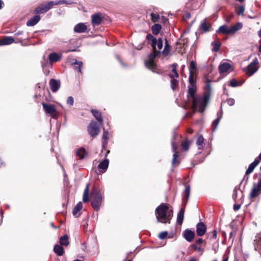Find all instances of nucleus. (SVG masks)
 I'll list each match as a JSON object with an SVG mask.
<instances>
[{"label":"nucleus","instance_id":"obj_1","mask_svg":"<svg viewBox=\"0 0 261 261\" xmlns=\"http://www.w3.org/2000/svg\"><path fill=\"white\" fill-rule=\"evenodd\" d=\"M211 82L208 78H205L203 95L196 97L192 100L193 108L197 110L200 113L204 112L209 102L212 91Z\"/></svg>","mask_w":261,"mask_h":261},{"label":"nucleus","instance_id":"obj_2","mask_svg":"<svg viewBox=\"0 0 261 261\" xmlns=\"http://www.w3.org/2000/svg\"><path fill=\"white\" fill-rule=\"evenodd\" d=\"M91 205L95 211H98L101 205L102 196L98 188H93L90 194Z\"/></svg>","mask_w":261,"mask_h":261},{"label":"nucleus","instance_id":"obj_3","mask_svg":"<svg viewBox=\"0 0 261 261\" xmlns=\"http://www.w3.org/2000/svg\"><path fill=\"white\" fill-rule=\"evenodd\" d=\"M243 23L238 22L230 28L227 27L226 24L220 26L217 30V33L224 35L234 34L237 31L243 28Z\"/></svg>","mask_w":261,"mask_h":261},{"label":"nucleus","instance_id":"obj_4","mask_svg":"<svg viewBox=\"0 0 261 261\" xmlns=\"http://www.w3.org/2000/svg\"><path fill=\"white\" fill-rule=\"evenodd\" d=\"M42 105L45 112L52 118L57 119L59 117V114L57 111L56 107L54 105L46 104L45 102H42Z\"/></svg>","mask_w":261,"mask_h":261},{"label":"nucleus","instance_id":"obj_5","mask_svg":"<svg viewBox=\"0 0 261 261\" xmlns=\"http://www.w3.org/2000/svg\"><path fill=\"white\" fill-rule=\"evenodd\" d=\"M102 123L92 121L88 126V131L91 137H95L98 135Z\"/></svg>","mask_w":261,"mask_h":261},{"label":"nucleus","instance_id":"obj_6","mask_svg":"<svg viewBox=\"0 0 261 261\" xmlns=\"http://www.w3.org/2000/svg\"><path fill=\"white\" fill-rule=\"evenodd\" d=\"M54 5H56V1H50L46 4L44 6L43 5H39L34 10V13L36 14H40L46 13L51 9Z\"/></svg>","mask_w":261,"mask_h":261},{"label":"nucleus","instance_id":"obj_7","mask_svg":"<svg viewBox=\"0 0 261 261\" xmlns=\"http://www.w3.org/2000/svg\"><path fill=\"white\" fill-rule=\"evenodd\" d=\"M168 206L166 203H161L155 209V213L158 215L156 216L159 217V219L161 220H163L164 218L167 217V210Z\"/></svg>","mask_w":261,"mask_h":261},{"label":"nucleus","instance_id":"obj_8","mask_svg":"<svg viewBox=\"0 0 261 261\" xmlns=\"http://www.w3.org/2000/svg\"><path fill=\"white\" fill-rule=\"evenodd\" d=\"M260 194H261V178H258L257 183H253V187L249 197L250 198H254L257 197Z\"/></svg>","mask_w":261,"mask_h":261},{"label":"nucleus","instance_id":"obj_9","mask_svg":"<svg viewBox=\"0 0 261 261\" xmlns=\"http://www.w3.org/2000/svg\"><path fill=\"white\" fill-rule=\"evenodd\" d=\"M258 64V59L257 58H255L253 61L247 66L246 74L248 76H251L257 70L258 68L256 67V66Z\"/></svg>","mask_w":261,"mask_h":261},{"label":"nucleus","instance_id":"obj_10","mask_svg":"<svg viewBox=\"0 0 261 261\" xmlns=\"http://www.w3.org/2000/svg\"><path fill=\"white\" fill-rule=\"evenodd\" d=\"M176 137V134L175 133H173L172 139L171 141V145H172V151L174 152L173 155V159L172 161V165H178L179 164V162L177 160V158L178 157V154L177 151H176L177 147L176 146L175 144V142L174 141V139Z\"/></svg>","mask_w":261,"mask_h":261},{"label":"nucleus","instance_id":"obj_11","mask_svg":"<svg viewBox=\"0 0 261 261\" xmlns=\"http://www.w3.org/2000/svg\"><path fill=\"white\" fill-rule=\"evenodd\" d=\"M183 237L189 242H191L195 237V232L189 229H186L182 233Z\"/></svg>","mask_w":261,"mask_h":261},{"label":"nucleus","instance_id":"obj_12","mask_svg":"<svg viewBox=\"0 0 261 261\" xmlns=\"http://www.w3.org/2000/svg\"><path fill=\"white\" fill-rule=\"evenodd\" d=\"M206 227L203 222H199L196 225V232L198 236H202L206 231Z\"/></svg>","mask_w":261,"mask_h":261},{"label":"nucleus","instance_id":"obj_13","mask_svg":"<svg viewBox=\"0 0 261 261\" xmlns=\"http://www.w3.org/2000/svg\"><path fill=\"white\" fill-rule=\"evenodd\" d=\"M87 30V27L85 23L80 22L75 24L73 28L74 32L76 33H83Z\"/></svg>","mask_w":261,"mask_h":261},{"label":"nucleus","instance_id":"obj_14","mask_svg":"<svg viewBox=\"0 0 261 261\" xmlns=\"http://www.w3.org/2000/svg\"><path fill=\"white\" fill-rule=\"evenodd\" d=\"M49 85L51 91L53 92H56L60 87V81L55 79H51L49 81Z\"/></svg>","mask_w":261,"mask_h":261},{"label":"nucleus","instance_id":"obj_15","mask_svg":"<svg viewBox=\"0 0 261 261\" xmlns=\"http://www.w3.org/2000/svg\"><path fill=\"white\" fill-rule=\"evenodd\" d=\"M218 117L215 119L212 124L213 132H215L217 130V126L222 117L223 112L222 109L217 113Z\"/></svg>","mask_w":261,"mask_h":261},{"label":"nucleus","instance_id":"obj_16","mask_svg":"<svg viewBox=\"0 0 261 261\" xmlns=\"http://www.w3.org/2000/svg\"><path fill=\"white\" fill-rule=\"evenodd\" d=\"M40 16L38 14H36L33 17L29 19L26 23V24L28 27H33L40 20Z\"/></svg>","mask_w":261,"mask_h":261},{"label":"nucleus","instance_id":"obj_17","mask_svg":"<svg viewBox=\"0 0 261 261\" xmlns=\"http://www.w3.org/2000/svg\"><path fill=\"white\" fill-rule=\"evenodd\" d=\"M259 163L260 161L258 158H255L254 161L249 165L248 168L246 171V175H248L251 173Z\"/></svg>","mask_w":261,"mask_h":261},{"label":"nucleus","instance_id":"obj_18","mask_svg":"<svg viewBox=\"0 0 261 261\" xmlns=\"http://www.w3.org/2000/svg\"><path fill=\"white\" fill-rule=\"evenodd\" d=\"M109 139V132L103 129V132L102 137V152L106 148L108 145V140Z\"/></svg>","mask_w":261,"mask_h":261},{"label":"nucleus","instance_id":"obj_19","mask_svg":"<svg viewBox=\"0 0 261 261\" xmlns=\"http://www.w3.org/2000/svg\"><path fill=\"white\" fill-rule=\"evenodd\" d=\"M14 42V39L12 37L5 36L0 40V46L9 45Z\"/></svg>","mask_w":261,"mask_h":261},{"label":"nucleus","instance_id":"obj_20","mask_svg":"<svg viewBox=\"0 0 261 261\" xmlns=\"http://www.w3.org/2000/svg\"><path fill=\"white\" fill-rule=\"evenodd\" d=\"M231 65L228 63H221L219 66V71L220 73L226 72L230 69Z\"/></svg>","mask_w":261,"mask_h":261},{"label":"nucleus","instance_id":"obj_21","mask_svg":"<svg viewBox=\"0 0 261 261\" xmlns=\"http://www.w3.org/2000/svg\"><path fill=\"white\" fill-rule=\"evenodd\" d=\"M109 164V160L106 158L103 161L101 162L98 165V168L101 170L102 172H105L108 168Z\"/></svg>","mask_w":261,"mask_h":261},{"label":"nucleus","instance_id":"obj_22","mask_svg":"<svg viewBox=\"0 0 261 261\" xmlns=\"http://www.w3.org/2000/svg\"><path fill=\"white\" fill-rule=\"evenodd\" d=\"M61 55H59L58 54L53 52L50 53L48 55V59L50 63L57 62L61 59Z\"/></svg>","mask_w":261,"mask_h":261},{"label":"nucleus","instance_id":"obj_23","mask_svg":"<svg viewBox=\"0 0 261 261\" xmlns=\"http://www.w3.org/2000/svg\"><path fill=\"white\" fill-rule=\"evenodd\" d=\"M188 95L187 97H190L192 100L196 97L195 96V93L196 92V85L189 86L188 87Z\"/></svg>","mask_w":261,"mask_h":261},{"label":"nucleus","instance_id":"obj_24","mask_svg":"<svg viewBox=\"0 0 261 261\" xmlns=\"http://www.w3.org/2000/svg\"><path fill=\"white\" fill-rule=\"evenodd\" d=\"M185 205V203L184 207L180 208L177 214V222L180 225L182 224L184 221Z\"/></svg>","mask_w":261,"mask_h":261},{"label":"nucleus","instance_id":"obj_25","mask_svg":"<svg viewBox=\"0 0 261 261\" xmlns=\"http://www.w3.org/2000/svg\"><path fill=\"white\" fill-rule=\"evenodd\" d=\"M102 21V19L99 14H95L92 16V23L98 25L100 24H101V22Z\"/></svg>","mask_w":261,"mask_h":261},{"label":"nucleus","instance_id":"obj_26","mask_svg":"<svg viewBox=\"0 0 261 261\" xmlns=\"http://www.w3.org/2000/svg\"><path fill=\"white\" fill-rule=\"evenodd\" d=\"M173 216V211L172 210H171L170 212L167 213V218H164L163 220H161L159 219V217H156L157 221L158 222H161L162 223L166 224V223H169L170 222V220L172 218V217Z\"/></svg>","mask_w":261,"mask_h":261},{"label":"nucleus","instance_id":"obj_27","mask_svg":"<svg viewBox=\"0 0 261 261\" xmlns=\"http://www.w3.org/2000/svg\"><path fill=\"white\" fill-rule=\"evenodd\" d=\"M89 186H90V184L89 183L87 184L86 186L84 191L83 196V201L85 203L88 202L89 200Z\"/></svg>","mask_w":261,"mask_h":261},{"label":"nucleus","instance_id":"obj_28","mask_svg":"<svg viewBox=\"0 0 261 261\" xmlns=\"http://www.w3.org/2000/svg\"><path fill=\"white\" fill-rule=\"evenodd\" d=\"M254 241L255 242V249L256 250L258 251L261 254V233L256 237V239Z\"/></svg>","mask_w":261,"mask_h":261},{"label":"nucleus","instance_id":"obj_29","mask_svg":"<svg viewBox=\"0 0 261 261\" xmlns=\"http://www.w3.org/2000/svg\"><path fill=\"white\" fill-rule=\"evenodd\" d=\"M91 113H92L93 116L97 120V122L102 123L103 119L101 117L100 112L97 110L93 109L91 110Z\"/></svg>","mask_w":261,"mask_h":261},{"label":"nucleus","instance_id":"obj_30","mask_svg":"<svg viewBox=\"0 0 261 261\" xmlns=\"http://www.w3.org/2000/svg\"><path fill=\"white\" fill-rule=\"evenodd\" d=\"M76 154L81 159H84L86 156L88 154V151L86 150V149L83 148H79L76 152Z\"/></svg>","mask_w":261,"mask_h":261},{"label":"nucleus","instance_id":"obj_31","mask_svg":"<svg viewBox=\"0 0 261 261\" xmlns=\"http://www.w3.org/2000/svg\"><path fill=\"white\" fill-rule=\"evenodd\" d=\"M54 251L58 256H62L64 253V248L61 245L56 244L54 247Z\"/></svg>","mask_w":261,"mask_h":261},{"label":"nucleus","instance_id":"obj_32","mask_svg":"<svg viewBox=\"0 0 261 261\" xmlns=\"http://www.w3.org/2000/svg\"><path fill=\"white\" fill-rule=\"evenodd\" d=\"M204 141V139L201 135L197 136L196 145L198 146V149L199 150H201L203 148Z\"/></svg>","mask_w":261,"mask_h":261},{"label":"nucleus","instance_id":"obj_33","mask_svg":"<svg viewBox=\"0 0 261 261\" xmlns=\"http://www.w3.org/2000/svg\"><path fill=\"white\" fill-rule=\"evenodd\" d=\"M72 65H75L74 68L75 70L79 72H81V68L83 66V62L82 61H79L76 59L73 60V62L72 63Z\"/></svg>","mask_w":261,"mask_h":261},{"label":"nucleus","instance_id":"obj_34","mask_svg":"<svg viewBox=\"0 0 261 261\" xmlns=\"http://www.w3.org/2000/svg\"><path fill=\"white\" fill-rule=\"evenodd\" d=\"M83 207V203L82 202H79L76 204V205L74 207L72 211V214L74 216L77 217L76 215L78 212H80Z\"/></svg>","mask_w":261,"mask_h":261},{"label":"nucleus","instance_id":"obj_35","mask_svg":"<svg viewBox=\"0 0 261 261\" xmlns=\"http://www.w3.org/2000/svg\"><path fill=\"white\" fill-rule=\"evenodd\" d=\"M59 242L61 245L68 246L69 244L68 236L65 234L60 238Z\"/></svg>","mask_w":261,"mask_h":261},{"label":"nucleus","instance_id":"obj_36","mask_svg":"<svg viewBox=\"0 0 261 261\" xmlns=\"http://www.w3.org/2000/svg\"><path fill=\"white\" fill-rule=\"evenodd\" d=\"M161 29H162V26L160 24L155 23L152 26L151 30H152V33L154 35H156L159 33Z\"/></svg>","mask_w":261,"mask_h":261},{"label":"nucleus","instance_id":"obj_37","mask_svg":"<svg viewBox=\"0 0 261 261\" xmlns=\"http://www.w3.org/2000/svg\"><path fill=\"white\" fill-rule=\"evenodd\" d=\"M190 193V186L189 185H186L185 189L184 191L185 197L184 198V200H185V203L186 204Z\"/></svg>","mask_w":261,"mask_h":261},{"label":"nucleus","instance_id":"obj_38","mask_svg":"<svg viewBox=\"0 0 261 261\" xmlns=\"http://www.w3.org/2000/svg\"><path fill=\"white\" fill-rule=\"evenodd\" d=\"M211 45L213 46L212 50L215 52H218L220 50L221 44L219 41H213L211 43Z\"/></svg>","mask_w":261,"mask_h":261},{"label":"nucleus","instance_id":"obj_39","mask_svg":"<svg viewBox=\"0 0 261 261\" xmlns=\"http://www.w3.org/2000/svg\"><path fill=\"white\" fill-rule=\"evenodd\" d=\"M165 46L163 50L161 51V54L165 55H168L169 54V51L170 48V46L168 42L167 39H165Z\"/></svg>","mask_w":261,"mask_h":261},{"label":"nucleus","instance_id":"obj_40","mask_svg":"<svg viewBox=\"0 0 261 261\" xmlns=\"http://www.w3.org/2000/svg\"><path fill=\"white\" fill-rule=\"evenodd\" d=\"M161 54V51L157 50H152V53L150 54L148 56V59L154 61V59L160 54Z\"/></svg>","mask_w":261,"mask_h":261},{"label":"nucleus","instance_id":"obj_41","mask_svg":"<svg viewBox=\"0 0 261 261\" xmlns=\"http://www.w3.org/2000/svg\"><path fill=\"white\" fill-rule=\"evenodd\" d=\"M199 29L204 32H207L209 31L210 27L206 24L205 20L203 21L199 26Z\"/></svg>","mask_w":261,"mask_h":261},{"label":"nucleus","instance_id":"obj_42","mask_svg":"<svg viewBox=\"0 0 261 261\" xmlns=\"http://www.w3.org/2000/svg\"><path fill=\"white\" fill-rule=\"evenodd\" d=\"M145 64L146 67L150 69L155 68L156 67L155 64L154 63V61L153 60H150L148 59L147 61H145Z\"/></svg>","mask_w":261,"mask_h":261},{"label":"nucleus","instance_id":"obj_43","mask_svg":"<svg viewBox=\"0 0 261 261\" xmlns=\"http://www.w3.org/2000/svg\"><path fill=\"white\" fill-rule=\"evenodd\" d=\"M189 73L190 74H189V83L190 84V86L196 85H195L196 81L194 79V74H193V71H190L189 72Z\"/></svg>","mask_w":261,"mask_h":261},{"label":"nucleus","instance_id":"obj_44","mask_svg":"<svg viewBox=\"0 0 261 261\" xmlns=\"http://www.w3.org/2000/svg\"><path fill=\"white\" fill-rule=\"evenodd\" d=\"M178 86V81L175 79L171 80V88L174 91L177 88Z\"/></svg>","mask_w":261,"mask_h":261},{"label":"nucleus","instance_id":"obj_45","mask_svg":"<svg viewBox=\"0 0 261 261\" xmlns=\"http://www.w3.org/2000/svg\"><path fill=\"white\" fill-rule=\"evenodd\" d=\"M56 5H63V4H67V5H71L73 4V2L70 0L66 1V0H59L56 1Z\"/></svg>","mask_w":261,"mask_h":261},{"label":"nucleus","instance_id":"obj_46","mask_svg":"<svg viewBox=\"0 0 261 261\" xmlns=\"http://www.w3.org/2000/svg\"><path fill=\"white\" fill-rule=\"evenodd\" d=\"M190 142L188 140H186L181 144L182 149L187 151L189 148Z\"/></svg>","mask_w":261,"mask_h":261},{"label":"nucleus","instance_id":"obj_47","mask_svg":"<svg viewBox=\"0 0 261 261\" xmlns=\"http://www.w3.org/2000/svg\"><path fill=\"white\" fill-rule=\"evenodd\" d=\"M241 85L242 84H239L238 81L234 79L231 80L229 82V86L232 87H237Z\"/></svg>","mask_w":261,"mask_h":261},{"label":"nucleus","instance_id":"obj_48","mask_svg":"<svg viewBox=\"0 0 261 261\" xmlns=\"http://www.w3.org/2000/svg\"><path fill=\"white\" fill-rule=\"evenodd\" d=\"M151 20L153 22H155L158 21L160 16L158 14H155L153 13H151L150 14Z\"/></svg>","mask_w":261,"mask_h":261},{"label":"nucleus","instance_id":"obj_49","mask_svg":"<svg viewBox=\"0 0 261 261\" xmlns=\"http://www.w3.org/2000/svg\"><path fill=\"white\" fill-rule=\"evenodd\" d=\"M245 11V6L243 5H241L239 6L238 10L237 11V14L238 15H241L243 14Z\"/></svg>","mask_w":261,"mask_h":261},{"label":"nucleus","instance_id":"obj_50","mask_svg":"<svg viewBox=\"0 0 261 261\" xmlns=\"http://www.w3.org/2000/svg\"><path fill=\"white\" fill-rule=\"evenodd\" d=\"M196 64L194 61H191L190 63V71H193V70H194L196 69Z\"/></svg>","mask_w":261,"mask_h":261},{"label":"nucleus","instance_id":"obj_51","mask_svg":"<svg viewBox=\"0 0 261 261\" xmlns=\"http://www.w3.org/2000/svg\"><path fill=\"white\" fill-rule=\"evenodd\" d=\"M167 234H168V231H162L160 233H159L158 237L160 239L163 240L167 237Z\"/></svg>","mask_w":261,"mask_h":261},{"label":"nucleus","instance_id":"obj_52","mask_svg":"<svg viewBox=\"0 0 261 261\" xmlns=\"http://www.w3.org/2000/svg\"><path fill=\"white\" fill-rule=\"evenodd\" d=\"M163 41L162 38H158V42L156 44V46H158V48H159V50L161 49L163 47Z\"/></svg>","mask_w":261,"mask_h":261},{"label":"nucleus","instance_id":"obj_53","mask_svg":"<svg viewBox=\"0 0 261 261\" xmlns=\"http://www.w3.org/2000/svg\"><path fill=\"white\" fill-rule=\"evenodd\" d=\"M173 66L174 67L172 69V71L173 72L174 74L173 75H171V77H178V74L176 71V65L175 64H173Z\"/></svg>","mask_w":261,"mask_h":261},{"label":"nucleus","instance_id":"obj_54","mask_svg":"<svg viewBox=\"0 0 261 261\" xmlns=\"http://www.w3.org/2000/svg\"><path fill=\"white\" fill-rule=\"evenodd\" d=\"M74 103V99L72 96H69L67 99V104L70 106H72Z\"/></svg>","mask_w":261,"mask_h":261},{"label":"nucleus","instance_id":"obj_55","mask_svg":"<svg viewBox=\"0 0 261 261\" xmlns=\"http://www.w3.org/2000/svg\"><path fill=\"white\" fill-rule=\"evenodd\" d=\"M158 42V39H156L155 38L154 40L151 41V47L152 48V50H156V44H157Z\"/></svg>","mask_w":261,"mask_h":261},{"label":"nucleus","instance_id":"obj_56","mask_svg":"<svg viewBox=\"0 0 261 261\" xmlns=\"http://www.w3.org/2000/svg\"><path fill=\"white\" fill-rule=\"evenodd\" d=\"M226 102H227V103L229 106H232L234 105L235 103V100L233 98H228L227 100H226Z\"/></svg>","mask_w":261,"mask_h":261},{"label":"nucleus","instance_id":"obj_57","mask_svg":"<svg viewBox=\"0 0 261 261\" xmlns=\"http://www.w3.org/2000/svg\"><path fill=\"white\" fill-rule=\"evenodd\" d=\"M238 189V188L236 187H235L233 191L232 197L234 200H236L237 198Z\"/></svg>","mask_w":261,"mask_h":261},{"label":"nucleus","instance_id":"obj_58","mask_svg":"<svg viewBox=\"0 0 261 261\" xmlns=\"http://www.w3.org/2000/svg\"><path fill=\"white\" fill-rule=\"evenodd\" d=\"M191 247L194 249V250H197V251H202V249H201V247H198L197 245H196L195 244H191Z\"/></svg>","mask_w":261,"mask_h":261},{"label":"nucleus","instance_id":"obj_59","mask_svg":"<svg viewBox=\"0 0 261 261\" xmlns=\"http://www.w3.org/2000/svg\"><path fill=\"white\" fill-rule=\"evenodd\" d=\"M146 39L148 40H150L151 41L153 40H154V39H155V38L151 34H148L146 35Z\"/></svg>","mask_w":261,"mask_h":261},{"label":"nucleus","instance_id":"obj_60","mask_svg":"<svg viewBox=\"0 0 261 261\" xmlns=\"http://www.w3.org/2000/svg\"><path fill=\"white\" fill-rule=\"evenodd\" d=\"M212 236L211 237L212 239H216L217 238V232L216 230H214L212 232Z\"/></svg>","mask_w":261,"mask_h":261},{"label":"nucleus","instance_id":"obj_61","mask_svg":"<svg viewBox=\"0 0 261 261\" xmlns=\"http://www.w3.org/2000/svg\"><path fill=\"white\" fill-rule=\"evenodd\" d=\"M145 41L140 44L137 47H136V49L137 50H140L143 48V46L144 45Z\"/></svg>","mask_w":261,"mask_h":261},{"label":"nucleus","instance_id":"obj_62","mask_svg":"<svg viewBox=\"0 0 261 261\" xmlns=\"http://www.w3.org/2000/svg\"><path fill=\"white\" fill-rule=\"evenodd\" d=\"M248 179H249V177L247 176V175H246V174H245L243 178V179L241 181V184L242 182V181L243 180H245V185H246L248 182Z\"/></svg>","mask_w":261,"mask_h":261},{"label":"nucleus","instance_id":"obj_63","mask_svg":"<svg viewBox=\"0 0 261 261\" xmlns=\"http://www.w3.org/2000/svg\"><path fill=\"white\" fill-rule=\"evenodd\" d=\"M110 151L109 150L107 149V148L103 150V152L101 151L102 153H104L105 158H107V156H108V155L110 153Z\"/></svg>","mask_w":261,"mask_h":261},{"label":"nucleus","instance_id":"obj_64","mask_svg":"<svg viewBox=\"0 0 261 261\" xmlns=\"http://www.w3.org/2000/svg\"><path fill=\"white\" fill-rule=\"evenodd\" d=\"M241 207V205L240 204H234L233 205V210L234 211H238L239 210Z\"/></svg>","mask_w":261,"mask_h":261}]
</instances>
